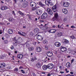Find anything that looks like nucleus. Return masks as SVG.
<instances>
[{
    "instance_id": "1",
    "label": "nucleus",
    "mask_w": 76,
    "mask_h": 76,
    "mask_svg": "<svg viewBox=\"0 0 76 76\" xmlns=\"http://www.w3.org/2000/svg\"><path fill=\"white\" fill-rule=\"evenodd\" d=\"M30 6L32 7V10L33 11H34L37 9V4L33 1L31 2L30 3Z\"/></svg>"
},
{
    "instance_id": "2",
    "label": "nucleus",
    "mask_w": 76,
    "mask_h": 76,
    "mask_svg": "<svg viewBox=\"0 0 76 76\" xmlns=\"http://www.w3.org/2000/svg\"><path fill=\"white\" fill-rule=\"evenodd\" d=\"M52 20L53 21L58 20V13H56L55 14L54 17L52 19Z\"/></svg>"
},
{
    "instance_id": "3",
    "label": "nucleus",
    "mask_w": 76,
    "mask_h": 76,
    "mask_svg": "<svg viewBox=\"0 0 76 76\" xmlns=\"http://www.w3.org/2000/svg\"><path fill=\"white\" fill-rule=\"evenodd\" d=\"M41 60L38 61V63L36 65V67L37 69H39L41 67Z\"/></svg>"
},
{
    "instance_id": "4",
    "label": "nucleus",
    "mask_w": 76,
    "mask_h": 76,
    "mask_svg": "<svg viewBox=\"0 0 76 76\" xmlns=\"http://www.w3.org/2000/svg\"><path fill=\"white\" fill-rule=\"evenodd\" d=\"M48 16L47 13H44L42 15L41 17V18L42 19H45V18H46Z\"/></svg>"
},
{
    "instance_id": "5",
    "label": "nucleus",
    "mask_w": 76,
    "mask_h": 76,
    "mask_svg": "<svg viewBox=\"0 0 76 76\" xmlns=\"http://www.w3.org/2000/svg\"><path fill=\"white\" fill-rule=\"evenodd\" d=\"M54 67V65L52 64H49L47 65V68L49 69H52Z\"/></svg>"
},
{
    "instance_id": "6",
    "label": "nucleus",
    "mask_w": 76,
    "mask_h": 76,
    "mask_svg": "<svg viewBox=\"0 0 76 76\" xmlns=\"http://www.w3.org/2000/svg\"><path fill=\"white\" fill-rule=\"evenodd\" d=\"M66 50H67V49L66 48H65V47L61 46L60 47V50L62 52H64V51H66Z\"/></svg>"
},
{
    "instance_id": "7",
    "label": "nucleus",
    "mask_w": 76,
    "mask_h": 76,
    "mask_svg": "<svg viewBox=\"0 0 76 76\" xmlns=\"http://www.w3.org/2000/svg\"><path fill=\"white\" fill-rule=\"evenodd\" d=\"M36 50L37 52L39 53V52H41L42 51V48L40 47H37L36 48Z\"/></svg>"
},
{
    "instance_id": "8",
    "label": "nucleus",
    "mask_w": 76,
    "mask_h": 76,
    "mask_svg": "<svg viewBox=\"0 0 76 76\" xmlns=\"http://www.w3.org/2000/svg\"><path fill=\"white\" fill-rule=\"evenodd\" d=\"M47 11L48 14H49V15H53V11H52V10L48 8L47 9Z\"/></svg>"
},
{
    "instance_id": "9",
    "label": "nucleus",
    "mask_w": 76,
    "mask_h": 76,
    "mask_svg": "<svg viewBox=\"0 0 76 76\" xmlns=\"http://www.w3.org/2000/svg\"><path fill=\"white\" fill-rule=\"evenodd\" d=\"M46 54L48 57H50L53 56V53L51 52H48L46 53Z\"/></svg>"
},
{
    "instance_id": "10",
    "label": "nucleus",
    "mask_w": 76,
    "mask_h": 76,
    "mask_svg": "<svg viewBox=\"0 0 76 76\" xmlns=\"http://www.w3.org/2000/svg\"><path fill=\"white\" fill-rule=\"evenodd\" d=\"M36 13L37 15H40L42 14V11L41 10H39L38 12L36 11Z\"/></svg>"
},
{
    "instance_id": "11",
    "label": "nucleus",
    "mask_w": 76,
    "mask_h": 76,
    "mask_svg": "<svg viewBox=\"0 0 76 76\" xmlns=\"http://www.w3.org/2000/svg\"><path fill=\"white\" fill-rule=\"evenodd\" d=\"M63 5L64 7H67L69 6V3H68V2H64L63 3Z\"/></svg>"
},
{
    "instance_id": "12",
    "label": "nucleus",
    "mask_w": 76,
    "mask_h": 76,
    "mask_svg": "<svg viewBox=\"0 0 76 76\" xmlns=\"http://www.w3.org/2000/svg\"><path fill=\"white\" fill-rule=\"evenodd\" d=\"M57 6L55 5L52 7V9L54 12H56L57 11Z\"/></svg>"
},
{
    "instance_id": "13",
    "label": "nucleus",
    "mask_w": 76,
    "mask_h": 76,
    "mask_svg": "<svg viewBox=\"0 0 76 76\" xmlns=\"http://www.w3.org/2000/svg\"><path fill=\"white\" fill-rule=\"evenodd\" d=\"M55 45L56 46V47H59L61 45V44H60V43L58 42H56L55 43Z\"/></svg>"
},
{
    "instance_id": "14",
    "label": "nucleus",
    "mask_w": 76,
    "mask_h": 76,
    "mask_svg": "<svg viewBox=\"0 0 76 76\" xmlns=\"http://www.w3.org/2000/svg\"><path fill=\"white\" fill-rule=\"evenodd\" d=\"M28 5V3L27 1H25L23 6V7H26Z\"/></svg>"
},
{
    "instance_id": "15",
    "label": "nucleus",
    "mask_w": 76,
    "mask_h": 76,
    "mask_svg": "<svg viewBox=\"0 0 76 76\" xmlns=\"http://www.w3.org/2000/svg\"><path fill=\"white\" fill-rule=\"evenodd\" d=\"M8 32L9 34H12L13 33V30L12 29H9L8 30Z\"/></svg>"
},
{
    "instance_id": "16",
    "label": "nucleus",
    "mask_w": 76,
    "mask_h": 76,
    "mask_svg": "<svg viewBox=\"0 0 76 76\" xmlns=\"http://www.w3.org/2000/svg\"><path fill=\"white\" fill-rule=\"evenodd\" d=\"M67 12H68L67 10L66 9H64L62 10V12H63L64 13V14L67 13Z\"/></svg>"
},
{
    "instance_id": "17",
    "label": "nucleus",
    "mask_w": 76,
    "mask_h": 76,
    "mask_svg": "<svg viewBox=\"0 0 76 76\" xmlns=\"http://www.w3.org/2000/svg\"><path fill=\"white\" fill-rule=\"evenodd\" d=\"M49 32H50V33H54L56 32V30L54 29H52L49 30L48 31Z\"/></svg>"
},
{
    "instance_id": "18",
    "label": "nucleus",
    "mask_w": 76,
    "mask_h": 76,
    "mask_svg": "<svg viewBox=\"0 0 76 76\" xmlns=\"http://www.w3.org/2000/svg\"><path fill=\"white\" fill-rule=\"evenodd\" d=\"M7 8V7H6V6H1V10H6Z\"/></svg>"
},
{
    "instance_id": "19",
    "label": "nucleus",
    "mask_w": 76,
    "mask_h": 76,
    "mask_svg": "<svg viewBox=\"0 0 76 76\" xmlns=\"http://www.w3.org/2000/svg\"><path fill=\"white\" fill-rule=\"evenodd\" d=\"M62 41L64 42L65 44H68L69 42V41L66 39H63Z\"/></svg>"
},
{
    "instance_id": "20",
    "label": "nucleus",
    "mask_w": 76,
    "mask_h": 76,
    "mask_svg": "<svg viewBox=\"0 0 76 76\" xmlns=\"http://www.w3.org/2000/svg\"><path fill=\"white\" fill-rule=\"evenodd\" d=\"M35 38H42V36H41L40 35H38V34H37L36 36H35Z\"/></svg>"
},
{
    "instance_id": "21",
    "label": "nucleus",
    "mask_w": 76,
    "mask_h": 76,
    "mask_svg": "<svg viewBox=\"0 0 76 76\" xmlns=\"http://www.w3.org/2000/svg\"><path fill=\"white\" fill-rule=\"evenodd\" d=\"M46 1H45V3L46 4V5H47V6H49V5H50V6H53V4L52 2H50L49 3L47 4L46 3Z\"/></svg>"
},
{
    "instance_id": "22",
    "label": "nucleus",
    "mask_w": 76,
    "mask_h": 76,
    "mask_svg": "<svg viewBox=\"0 0 76 76\" xmlns=\"http://www.w3.org/2000/svg\"><path fill=\"white\" fill-rule=\"evenodd\" d=\"M5 63H2L1 64V65H0V68H4L5 67Z\"/></svg>"
},
{
    "instance_id": "23",
    "label": "nucleus",
    "mask_w": 76,
    "mask_h": 76,
    "mask_svg": "<svg viewBox=\"0 0 76 76\" xmlns=\"http://www.w3.org/2000/svg\"><path fill=\"white\" fill-rule=\"evenodd\" d=\"M46 24L45 25V26H43V30H45L48 29V26H46Z\"/></svg>"
},
{
    "instance_id": "24",
    "label": "nucleus",
    "mask_w": 76,
    "mask_h": 76,
    "mask_svg": "<svg viewBox=\"0 0 76 76\" xmlns=\"http://www.w3.org/2000/svg\"><path fill=\"white\" fill-rule=\"evenodd\" d=\"M23 57V55L21 54H19L18 55V58H20V59H21Z\"/></svg>"
},
{
    "instance_id": "25",
    "label": "nucleus",
    "mask_w": 76,
    "mask_h": 76,
    "mask_svg": "<svg viewBox=\"0 0 76 76\" xmlns=\"http://www.w3.org/2000/svg\"><path fill=\"white\" fill-rule=\"evenodd\" d=\"M43 69L44 70H46L47 69V65H44L42 67Z\"/></svg>"
},
{
    "instance_id": "26",
    "label": "nucleus",
    "mask_w": 76,
    "mask_h": 76,
    "mask_svg": "<svg viewBox=\"0 0 76 76\" xmlns=\"http://www.w3.org/2000/svg\"><path fill=\"white\" fill-rule=\"evenodd\" d=\"M66 67H67V68L70 67V64L69 63H67L66 64Z\"/></svg>"
},
{
    "instance_id": "27",
    "label": "nucleus",
    "mask_w": 76,
    "mask_h": 76,
    "mask_svg": "<svg viewBox=\"0 0 76 76\" xmlns=\"http://www.w3.org/2000/svg\"><path fill=\"white\" fill-rule=\"evenodd\" d=\"M39 6H42V7H44L45 6V5L42 4L41 2H39Z\"/></svg>"
},
{
    "instance_id": "28",
    "label": "nucleus",
    "mask_w": 76,
    "mask_h": 76,
    "mask_svg": "<svg viewBox=\"0 0 76 76\" xmlns=\"http://www.w3.org/2000/svg\"><path fill=\"white\" fill-rule=\"evenodd\" d=\"M57 35L58 37H61V36H62V33L61 32H59L57 34Z\"/></svg>"
},
{
    "instance_id": "29",
    "label": "nucleus",
    "mask_w": 76,
    "mask_h": 76,
    "mask_svg": "<svg viewBox=\"0 0 76 76\" xmlns=\"http://www.w3.org/2000/svg\"><path fill=\"white\" fill-rule=\"evenodd\" d=\"M72 54L73 55V56H76V51H74L72 52Z\"/></svg>"
},
{
    "instance_id": "30",
    "label": "nucleus",
    "mask_w": 76,
    "mask_h": 76,
    "mask_svg": "<svg viewBox=\"0 0 76 76\" xmlns=\"http://www.w3.org/2000/svg\"><path fill=\"white\" fill-rule=\"evenodd\" d=\"M4 57H6V56H5V55L4 56H0V59H4Z\"/></svg>"
},
{
    "instance_id": "31",
    "label": "nucleus",
    "mask_w": 76,
    "mask_h": 76,
    "mask_svg": "<svg viewBox=\"0 0 76 76\" xmlns=\"http://www.w3.org/2000/svg\"><path fill=\"white\" fill-rule=\"evenodd\" d=\"M9 21L10 22H13V18H10L9 19Z\"/></svg>"
},
{
    "instance_id": "32",
    "label": "nucleus",
    "mask_w": 76,
    "mask_h": 76,
    "mask_svg": "<svg viewBox=\"0 0 76 76\" xmlns=\"http://www.w3.org/2000/svg\"><path fill=\"white\" fill-rule=\"evenodd\" d=\"M18 13H19V14L20 15H21V16H24V14H23V13L22 12H20V11H19L18 12Z\"/></svg>"
},
{
    "instance_id": "33",
    "label": "nucleus",
    "mask_w": 76,
    "mask_h": 76,
    "mask_svg": "<svg viewBox=\"0 0 76 76\" xmlns=\"http://www.w3.org/2000/svg\"><path fill=\"white\" fill-rule=\"evenodd\" d=\"M26 47H28L29 46V42L28 41H27L26 43Z\"/></svg>"
},
{
    "instance_id": "34",
    "label": "nucleus",
    "mask_w": 76,
    "mask_h": 76,
    "mask_svg": "<svg viewBox=\"0 0 76 76\" xmlns=\"http://www.w3.org/2000/svg\"><path fill=\"white\" fill-rule=\"evenodd\" d=\"M34 49V48L33 47H31L30 48H28L29 51H33Z\"/></svg>"
},
{
    "instance_id": "35",
    "label": "nucleus",
    "mask_w": 76,
    "mask_h": 76,
    "mask_svg": "<svg viewBox=\"0 0 76 76\" xmlns=\"http://www.w3.org/2000/svg\"><path fill=\"white\" fill-rule=\"evenodd\" d=\"M22 35L23 36H26V34L25 32H22Z\"/></svg>"
},
{
    "instance_id": "36",
    "label": "nucleus",
    "mask_w": 76,
    "mask_h": 76,
    "mask_svg": "<svg viewBox=\"0 0 76 76\" xmlns=\"http://www.w3.org/2000/svg\"><path fill=\"white\" fill-rule=\"evenodd\" d=\"M35 32H36V33L38 32L39 31L38 28H35Z\"/></svg>"
},
{
    "instance_id": "37",
    "label": "nucleus",
    "mask_w": 76,
    "mask_h": 76,
    "mask_svg": "<svg viewBox=\"0 0 76 76\" xmlns=\"http://www.w3.org/2000/svg\"><path fill=\"white\" fill-rule=\"evenodd\" d=\"M43 41L44 44H46L47 42V40L46 39H44Z\"/></svg>"
},
{
    "instance_id": "38",
    "label": "nucleus",
    "mask_w": 76,
    "mask_h": 76,
    "mask_svg": "<svg viewBox=\"0 0 76 76\" xmlns=\"http://www.w3.org/2000/svg\"><path fill=\"white\" fill-rule=\"evenodd\" d=\"M14 70V71H15L18 72V68H15Z\"/></svg>"
},
{
    "instance_id": "39",
    "label": "nucleus",
    "mask_w": 76,
    "mask_h": 76,
    "mask_svg": "<svg viewBox=\"0 0 76 76\" xmlns=\"http://www.w3.org/2000/svg\"><path fill=\"white\" fill-rule=\"evenodd\" d=\"M13 40L14 41H15V44H16V43H17V40L15 38L13 39Z\"/></svg>"
},
{
    "instance_id": "40",
    "label": "nucleus",
    "mask_w": 76,
    "mask_h": 76,
    "mask_svg": "<svg viewBox=\"0 0 76 76\" xmlns=\"http://www.w3.org/2000/svg\"><path fill=\"white\" fill-rule=\"evenodd\" d=\"M45 49L46 50H48V46H45Z\"/></svg>"
},
{
    "instance_id": "41",
    "label": "nucleus",
    "mask_w": 76,
    "mask_h": 76,
    "mask_svg": "<svg viewBox=\"0 0 76 76\" xmlns=\"http://www.w3.org/2000/svg\"><path fill=\"white\" fill-rule=\"evenodd\" d=\"M68 51H69V53H71V52H72V50H71V49H69Z\"/></svg>"
},
{
    "instance_id": "42",
    "label": "nucleus",
    "mask_w": 76,
    "mask_h": 76,
    "mask_svg": "<svg viewBox=\"0 0 76 76\" xmlns=\"http://www.w3.org/2000/svg\"><path fill=\"white\" fill-rule=\"evenodd\" d=\"M31 61L33 62L34 61H35V60H34V58H32L31 59Z\"/></svg>"
},
{
    "instance_id": "43",
    "label": "nucleus",
    "mask_w": 76,
    "mask_h": 76,
    "mask_svg": "<svg viewBox=\"0 0 76 76\" xmlns=\"http://www.w3.org/2000/svg\"><path fill=\"white\" fill-rule=\"evenodd\" d=\"M21 72H22V73H25V72L24 71H23V70H22V69H21Z\"/></svg>"
},
{
    "instance_id": "44",
    "label": "nucleus",
    "mask_w": 76,
    "mask_h": 76,
    "mask_svg": "<svg viewBox=\"0 0 76 76\" xmlns=\"http://www.w3.org/2000/svg\"><path fill=\"white\" fill-rule=\"evenodd\" d=\"M4 43L5 44H7L8 43V41L6 40L4 41Z\"/></svg>"
},
{
    "instance_id": "45",
    "label": "nucleus",
    "mask_w": 76,
    "mask_h": 76,
    "mask_svg": "<svg viewBox=\"0 0 76 76\" xmlns=\"http://www.w3.org/2000/svg\"><path fill=\"white\" fill-rule=\"evenodd\" d=\"M22 32H20L19 31H18V33L19 34H20V35H22Z\"/></svg>"
},
{
    "instance_id": "46",
    "label": "nucleus",
    "mask_w": 76,
    "mask_h": 76,
    "mask_svg": "<svg viewBox=\"0 0 76 76\" xmlns=\"http://www.w3.org/2000/svg\"><path fill=\"white\" fill-rule=\"evenodd\" d=\"M46 1H47L48 3H50V0H46Z\"/></svg>"
},
{
    "instance_id": "47",
    "label": "nucleus",
    "mask_w": 76,
    "mask_h": 76,
    "mask_svg": "<svg viewBox=\"0 0 76 76\" xmlns=\"http://www.w3.org/2000/svg\"><path fill=\"white\" fill-rule=\"evenodd\" d=\"M38 40H40V41H42L43 39L42 38H39L38 39Z\"/></svg>"
},
{
    "instance_id": "48",
    "label": "nucleus",
    "mask_w": 76,
    "mask_h": 76,
    "mask_svg": "<svg viewBox=\"0 0 76 76\" xmlns=\"http://www.w3.org/2000/svg\"><path fill=\"white\" fill-rule=\"evenodd\" d=\"M66 76H74V75H70V74H68V75H66Z\"/></svg>"
},
{
    "instance_id": "49",
    "label": "nucleus",
    "mask_w": 76,
    "mask_h": 76,
    "mask_svg": "<svg viewBox=\"0 0 76 76\" xmlns=\"http://www.w3.org/2000/svg\"><path fill=\"white\" fill-rule=\"evenodd\" d=\"M39 28H40V29L43 30V27H42L41 26H39Z\"/></svg>"
},
{
    "instance_id": "50",
    "label": "nucleus",
    "mask_w": 76,
    "mask_h": 76,
    "mask_svg": "<svg viewBox=\"0 0 76 76\" xmlns=\"http://www.w3.org/2000/svg\"><path fill=\"white\" fill-rule=\"evenodd\" d=\"M70 38H75V37H74L73 36H71Z\"/></svg>"
},
{
    "instance_id": "51",
    "label": "nucleus",
    "mask_w": 76,
    "mask_h": 76,
    "mask_svg": "<svg viewBox=\"0 0 76 76\" xmlns=\"http://www.w3.org/2000/svg\"><path fill=\"white\" fill-rule=\"evenodd\" d=\"M18 1V0H14L15 3H17V1Z\"/></svg>"
},
{
    "instance_id": "52",
    "label": "nucleus",
    "mask_w": 76,
    "mask_h": 76,
    "mask_svg": "<svg viewBox=\"0 0 76 76\" xmlns=\"http://www.w3.org/2000/svg\"><path fill=\"white\" fill-rule=\"evenodd\" d=\"M74 60H75V59H72L71 60V63H73V61H74Z\"/></svg>"
},
{
    "instance_id": "53",
    "label": "nucleus",
    "mask_w": 76,
    "mask_h": 76,
    "mask_svg": "<svg viewBox=\"0 0 76 76\" xmlns=\"http://www.w3.org/2000/svg\"><path fill=\"white\" fill-rule=\"evenodd\" d=\"M64 21H66V20H67V18H65L64 19Z\"/></svg>"
},
{
    "instance_id": "54",
    "label": "nucleus",
    "mask_w": 76,
    "mask_h": 76,
    "mask_svg": "<svg viewBox=\"0 0 76 76\" xmlns=\"http://www.w3.org/2000/svg\"><path fill=\"white\" fill-rule=\"evenodd\" d=\"M30 35H33V33H32V32H31L30 33Z\"/></svg>"
},
{
    "instance_id": "55",
    "label": "nucleus",
    "mask_w": 76,
    "mask_h": 76,
    "mask_svg": "<svg viewBox=\"0 0 76 76\" xmlns=\"http://www.w3.org/2000/svg\"><path fill=\"white\" fill-rule=\"evenodd\" d=\"M60 73H61V74H62L63 73H64V72H63V71L62 72V71H60Z\"/></svg>"
},
{
    "instance_id": "56",
    "label": "nucleus",
    "mask_w": 76,
    "mask_h": 76,
    "mask_svg": "<svg viewBox=\"0 0 76 76\" xmlns=\"http://www.w3.org/2000/svg\"><path fill=\"white\" fill-rule=\"evenodd\" d=\"M71 28H75V27H74V26H71Z\"/></svg>"
},
{
    "instance_id": "57",
    "label": "nucleus",
    "mask_w": 76,
    "mask_h": 76,
    "mask_svg": "<svg viewBox=\"0 0 76 76\" xmlns=\"http://www.w3.org/2000/svg\"><path fill=\"white\" fill-rule=\"evenodd\" d=\"M21 40H20L19 42H22V39H21Z\"/></svg>"
},
{
    "instance_id": "58",
    "label": "nucleus",
    "mask_w": 76,
    "mask_h": 76,
    "mask_svg": "<svg viewBox=\"0 0 76 76\" xmlns=\"http://www.w3.org/2000/svg\"><path fill=\"white\" fill-rule=\"evenodd\" d=\"M51 75L50 74V73H49L47 75L48 76H51Z\"/></svg>"
},
{
    "instance_id": "59",
    "label": "nucleus",
    "mask_w": 76,
    "mask_h": 76,
    "mask_svg": "<svg viewBox=\"0 0 76 76\" xmlns=\"http://www.w3.org/2000/svg\"><path fill=\"white\" fill-rule=\"evenodd\" d=\"M13 48H14V47H13V46H12L11 48V50H13Z\"/></svg>"
},
{
    "instance_id": "60",
    "label": "nucleus",
    "mask_w": 76,
    "mask_h": 76,
    "mask_svg": "<svg viewBox=\"0 0 76 76\" xmlns=\"http://www.w3.org/2000/svg\"><path fill=\"white\" fill-rule=\"evenodd\" d=\"M58 28H61V26H60L59 25H58Z\"/></svg>"
},
{
    "instance_id": "61",
    "label": "nucleus",
    "mask_w": 76,
    "mask_h": 76,
    "mask_svg": "<svg viewBox=\"0 0 76 76\" xmlns=\"http://www.w3.org/2000/svg\"><path fill=\"white\" fill-rule=\"evenodd\" d=\"M70 73L71 75H73V72H70Z\"/></svg>"
},
{
    "instance_id": "62",
    "label": "nucleus",
    "mask_w": 76,
    "mask_h": 76,
    "mask_svg": "<svg viewBox=\"0 0 76 76\" xmlns=\"http://www.w3.org/2000/svg\"><path fill=\"white\" fill-rule=\"evenodd\" d=\"M12 13H13V15H15V11H13Z\"/></svg>"
},
{
    "instance_id": "63",
    "label": "nucleus",
    "mask_w": 76,
    "mask_h": 76,
    "mask_svg": "<svg viewBox=\"0 0 76 76\" xmlns=\"http://www.w3.org/2000/svg\"><path fill=\"white\" fill-rule=\"evenodd\" d=\"M34 60H37V58L34 57Z\"/></svg>"
},
{
    "instance_id": "64",
    "label": "nucleus",
    "mask_w": 76,
    "mask_h": 76,
    "mask_svg": "<svg viewBox=\"0 0 76 76\" xmlns=\"http://www.w3.org/2000/svg\"><path fill=\"white\" fill-rule=\"evenodd\" d=\"M22 68H23V66H20L19 68V69H22Z\"/></svg>"
}]
</instances>
